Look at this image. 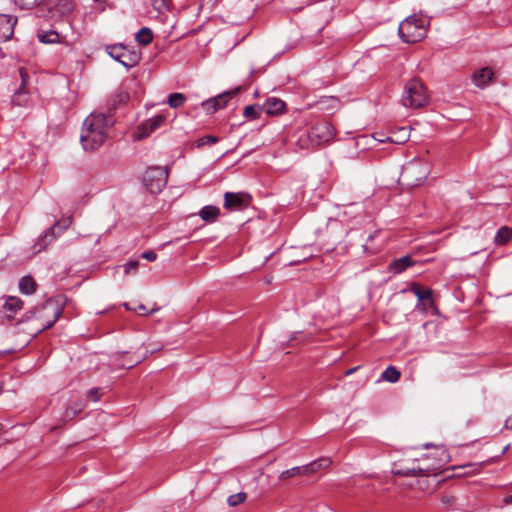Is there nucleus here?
Instances as JSON below:
<instances>
[{
    "label": "nucleus",
    "mask_w": 512,
    "mask_h": 512,
    "mask_svg": "<svg viewBox=\"0 0 512 512\" xmlns=\"http://www.w3.org/2000/svg\"><path fill=\"white\" fill-rule=\"evenodd\" d=\"M166 118L163 115H156L142 124L143 135L147 136L150 133L157 130L164 122Z\"/></svg>",
    "instance_id": "obj_17"
},
{
    "label": "nucleus",
    "mask_w": 512,
    "mask_h": 512,
    "mask_svg": "<svg viewBox=\"0 0 512 512\" xmlns=\"http://www.w3.org/2000/svg\"><path fill=\"white\" fill-rule=\"evenodd\" d=\"M123 267H124L125 274L136 273V271L139 267V261L130 260Z\"/></svg>",
    "instance_id": "obj_37"
},
{
    "label": "nucleus",
    "mask_w": 512,
    "mask_h": 512,
    "mask_svg": "<svg viewBox=\"0 0 512 512\" xmlns=\"http://www.w3.org/2000/svg\"><path fill=\"white\" fill-rule=\"evenodd\" d=\"M37 36L40 42L46 44L58 43L60 38L58 32L55 30L39 31Z\"/></svg>",
    "instance_id": "obj_27"
},
{
    "label": "nucleus",
    "mask_w": 512,
    "mask_h": 512,
    "mask_svg": "<svg viewBox=\"0 0 512 512\" xmlns=\"http://www.w3.org/2000/svg\"><path fill=\"white\" fill-rule=\"evenodd\" d=\"M44 0H14L15 4L21 9H32L42 5Z\"/></svg>",
    "instance_id": "obj_35"
},
{
    "label": "nucleus",
    "mask_w": 512,
    "mask_h": 512,
    "mask_svg": "<svg viewBox=\"0 0 512 512\" xmlns=\"http://www.w3.org/2000/svg\"><path fill=\"white\" fill-rule=\"evenodd\" d=\"M335 136V128L328 122L318 123L307 132V138L316 146L330 141Z\"/></svg>",
    "instance_id": "obj_11"
},
{
    "label": "nucleus",
    "mask_w": 512,
    "mask_h": 512,
    "mask_svg": "<svg viewBox=\"0 0 512 512\" xmlns=\"http://www.w3.org/2000/svg\"><path fill=\"white\" fill-rule=\"evenodd\" d=\"M455 498L453 496H449V495H443L441 497V502L446 505V506H449L451 505L453 502H454Z\"/></svg>",
    "instance_id": "obj_42"
},
{
    "label": "nucleus",
    "mask_w": 512,
    "mask_h": 512,
    "mask_svg": "<svg viewBox=\"0 0 512 512\" xmlns=\"http://www.w3.org/2000/svg\"><path fill=\"white\" fill-rule=\"evenodd\" d=\"M220 140L219 137L217 136H214V135H206V136H203L201 138H199L197 141H196V147L197 148H202L204 147L205 145H213V144H216L218 143Z\"/></svg>",
    "instance_id": "obj_34"
},
{
    "label": "nucleus",
    "mask_w": 512,
    "mask_h": 512,
    "mask_svg": "<svg viewBox=\"0 0 512 512\" xmlns=\"http://www.w3.org/2000/svg\"><path fill=\"white\" fill-rule=\"evenodd\" d=\"M410 290L414 293L419 301H431L432 299V290L431 289H423L420 285L413 283L410 287Z\"/></svg>",
    "instance_id": "obj_26"
},
{
    "label": "nucleus",
    "mask_w": 512,
    "mask_h": 512,
    "mask_svg": "<svg viewBox=\"0 0 512 512\" xmlns=\"http://www.w3.org/2000/svg\"><path fill=\"white\" fill-rule=\"evenodd\" d=\"M331 464L330 459L328 458H320L318 460H315L307 465H304V475L313 474L321 469H325L329 467Z\"/></svg>",
    "instance_id": "obj_21"
},
{
    "label": "nucleus",
    "mask_w": 512,
    "mask_h": 512,
    "mask_svg": "<svg viewBox=\"0 0 512 512\" xmlns=\"http://www.w3.org/2000/svg\"><path fill=\"white\" fill-rule=\"evenodd\" d=\"M262 107L268 115H279L284 112L286 104L279 98L269 97Z\"/></svg>",
    "instance_id": "obj_15"
},
{
    "label": "nucleus",
    "mask_w": 512,
    "mask_h": 512,
    "mask_svg": "<svg viewBox=\"0 0 512 512\" xmlns=\"http://www.w3.org/2000/svg\"><path fill=\"white\" fill-rule=\"evenodd\" d=\"M124 306H125V308H126L127 310H130V307L128 306V304H127V303H125V304H124Z\"/></svg>",
    "instance_id": "obj_46"
},
{
    "label": "nucleus",
    "mask_w": 512,
    "mask_h": 512,
    "mask_svg": "<svg viewBox=\"0 0 512 512\" xmlns=\"http://www.w3.org/2000/svg\"><path fill=\"white\" fill-rule=\"evenodd\" d=\"M505 427L507 429H512V415L505 421Z\"/></svg>",
    "instance_id": "obj_43"
},
{
    "label": "nucleus",
    "mask_w": 512,
    "mask_h": 512,
    "mask_svg": "<svg viewBox=\"0 0 512 512\" xmlns=\"http://www.w3.org/2000/svg\"><path fill=\"white\" fill-rule=\"evenodd\" d=\"M72 219L69 217L64 219L61 224L60 222L55 223L50 228H48L34 244V250L36 253L41 252L45 249L50 243H52L57 236L63 232L68 226L71 224Z\"/></svg>",
    "instance_id": "obj_9"
},
{
    "label": "nucleus",
    "mask_w": 512,
    "mask_h": 512,
    "mask_svg": "<svg viewBox=\"0 0 512 512\" xmlns=\"http://www.w3.org/2000/svg\"><path fill=\"white\" fill-rule=\"evenodd\" d=\"M493 72L488 68H482L473 74V82L477 87L484 88L492 79Z\"/></svg>",
    "instance_id": "obj_19"
},
{
    "label": "nucleus",
    "mask_w": 512,
    "mask_h": 512,
    "mask_svg": "<svg viewBox=\"0 0 512 512\" xmlns=\"http://www.w3.org/2000/svg\"><path fill=\"white\" fill-rule=\"evenodd\" d=\"M83 409V406L81 403H74L73 405L66 408L63 420L64 421H71L76 417L77 414H79Z\"/></svg>",
    "instance_id": "obj_31"
},
{
    "label": "nucleus",
    "mask_w": 512,
    "mask_h": 512,
    "mask_svg": "<svg viewBox=\"0 0 512 512\" xmlns=\"http://www.w3.org/2000/svg\"><path fill=\"white\" fill-rule=\"evenodd\" d=\"M247 498V494L244 493V492H239V493H236V494H233V495H230L228 497V504L232 507L234 506H237L241 503H243Z\"/></svg>",
    "instance_id": "obj_36"
},
{
    "label": "nucleus",
    "mask_w": 512,
    "mask_h": 512,
    "mask_svg": "<svg viewBox=\"0 0 512 512\" xmlns=\"http://www.w3.org/2000/svg\"><path fill=\"white\" fill-rule=\"evenodd\" d=\"M135 40L142 46H147L153 41V32L148 27H142L136 34Z\"/></svg>",
    "instance_id": "obj_23"
},
{
    "label": "nucleus",
    "mask_w": 512,
    "mask_h": 512,
    "mask_svg": "<svg viewBox=\"0 0 512 512\" xmlns=\"http://www.w3.org/2000/svg\"><path fill=\"white\" fill-rule=\"evenodd\" d=\"M16 19L8 15H0V40L8 41L14 33Z\"/></svg>",
    "instance_id": "obj_14"
},
{
    "label": "nucleus",
    "mask_w": 512,
    "mask_h": 512,
    "mask_svg": "<svg viewBox=\"0 0 512 512\" xmlns=\"http://www.w3.org/2000/svg\"><path fill=\"white\" fill-rule=\"evenodd\" d=\"M64 310V302L61 298H49L42 305L26 313V319L35 318L36 320H43L38 333L51 328L56 321L60 318Z\"/></svg>",
    "instance_id": "obj_2"
},
{
    "label": "nucleus",
    "mask_w": 512,
    "mask_h": 512,
    "mask_svg": "<svg viewBox=\"0 0 512 512\" xmlns=\"http://www.w3.org/2000/svg\"><path fill=\"white\" fill-rule=\"evenodd\" d=\"M263 107L259 104L248 105L244 108L243 115L248 119H258L261 116Z\"/></svg>",
    "instance_id": "obj_28"
},
{
    "label": "nucleus",
    "mask_w": 512,
    "mask_h": 512,
    "mask_svg": "<svg viewBox=\"0 0 512 512\" xmlns=\"http://www.w3.org/2000/svg\"><path fill=\"white\" fill-rule=\"evenodd\" d=\"M168 181V170L165 167H150L146 170L143 178L144 185L152 194H158L166 187Z\"/></svg>",
    "instance_id": "obj_7"
},
{
    "label": "nucleus",
    "mask_w": 512,
    "mask_h": 512,
    "mask_svg": "<svg viewBox=\"0 0 512 512\" xmlns=\"http://www.w3.org/2000/svg\"><path fill=\"white\" fill-rule=\"evenodd\" d=\"M251 196L244 192H226L224 194V208L228 210H242L250 205Z\"/></svg>",
    "instance_id": "obj_12"
},
{
    "label": "nucleus",
    "mask_w": 512,
    "mask_h": 512,
    "mask_svg": "<svg viewBox=\"0 0 512 512\" xmlns=\"http://www.w3.org/2000/svg\"><path fill=\"white\" fill-rule=\"evenodd\" d=\"M441 457L438 460V464L434 466H426V467H418L412 469H403L396 472L397 475L400 476H426L430 473H434L436 470L442 468V466L446 463V452L443 449L439 450Z\"/></svg>",
    "instance_id": "obj_13"
},
{
    "label": "nucleus",
    "mask_w": 512,
    "mask_h": 512,
    "mask_svg": "<svg viewBox=\"0 0 512 512\" xmlns=\"http://www.w3.org/2000/svg\"><path fill=\"white\" fill-rule=\"evenodd\" d=\"M128 99V94L119 90L117 92H115L112 96H111V99H110V102H109V111L111 112L112 110H115L117 108V105L118 104H122L124 103L126 100Z\"/></svg>",
    "instance_id": "obj_30"
},
{
    "label": "nucleus",
    "mask_w": 512,
    "mask_h": 512,
    "mask_svg": "<svg viewBox=\"0 0 512 512\" xmlns=\"http://www.w3.org/2000/svg\"><path fill=\"white\" fill-rule=\"evenodd\" d=\"M185 101H186V96L182 93L175 92V93H171L168 96V104L171 108H174V109L181 107Z\"/></svg>",
    "instance_id": "obj_32"
},
{
    "label": "nucleus",
    "mask_w": 512,
    "mask_h": 512,
    "mask_svg": "<svg viewBox=\"0 0 512 512\" xmlns=\"http://www.w3.org/2000/svg\"><path fill=\"white\" fill-rule=\"evenodd\" d=\"M220 214V209L216 206L208 205L204 206L199 211V216L201 219L208 223H213L217 220L218 216Z\"/></svg>",
    "instance_id": "obj_22"
},
{
    "label": "nucleus",
    "mask_w": 512,
    "mask_h": 512,
    "mask_svg": "<svg viewBox=\"0 0 512 512\" xmlns=\"http://www.w3.org/2000/svg\"><path fill=\"white\" fill-rule=\"evenodd\" d=\"M19 72H20V76L22 78V85L14 93V95L12 97V103L14 105L24 106V105H26V103L28 101L27 93L23 90V86L25 85V82H26V80H25L26 73L23 69H19Z\"/></svg>",
    "instance_id": "obj_20"
},
{
    "label": "nucleus",
    "mask_w": 512,
    "mask_h": 512,
    "mask_svg": "<svg viewBox=\"0 0 512 512\" xmlns=\"http://www.w3.org/2000/svg\"><path fill=\"white\" fill-rule=\"evenodd\" d=\"M106 52L112 59L122 64L127 69L136 66L140 61L139 53L126 51L123 44L108 45L106 46Z\"/></svg>",
    "instance_id": "obj_8"
},
{
    "label": "nucleus",
    "mask_w": 512,
    "mask_h": 512,
    "mask_svg": "<svg viewBox=\"0 0 512 512\" xmlns=\"http://www.w3.org/2000/svg\"><path fill=\"white\" fill-rule=\"evenodd\" d=\"M22 307V300L14 296L7 297L3 304V309L5 312H8L7 318L9 319H11L13 314H15L18 310L22 309Z\"/></svg>",
    "instance_id": "obj_18"
},
{
    "label": "nucleus",
    "mask_w": 512,
    "mask_h": 512,
    "mask_svg": "<svg viewBox=\"0 0 512 512\" xmlns=\"http://www.w3.org/2000/svg\"><path fill=\"white\" fill-rule=\"evenodd\" d=\"M357 368H352V369H349L347 372H346V375H350L352 374Z\"/></svg>",
    "instance_id": "obj_45"
},
{
    "label": "nucleus",
    "mask_w": 512,
    "mask_h": 512,
    "mask_svg": "<svg viewBox=\"0 0 512 512\" xmlns=\"http://www.w3.org/2000/svg\"><path fill=\"white\" fill-rule=\"evenodd\" d=\"M111 124V118L104 114H90L84 120L80 136L84 150L98 149L105 142L107 129Z\"/></svg>",
    "instance_id": "obj_1"
},
{
    "label": "nucleus",
    "mask_w": 512,
    "mask_h": 512,
    "mask_svg": "<svg viewBox=\"0 0 512 512\" xmlns=\"http://www.w3.org/2000/svg\"><path fill=\"white\" fill-rule=\"evenodd\" d=\"M300 475H304V468H303V466H297V467H293L291 469L283 471L279 475V480L285 481V480H287L289 478H292V477H295V476H300Z\"/></svg>",
    "instance_id": "obj_33"
},
{
    "label": "nucleus",
    "mask_w": 512,
    "mask_h": 512,
    "mask_svg": "<svg viewBox=\"0 0 512 512\" xmlns=\"http://www.w3.org/2000/svg\"><path fill=\"white\" fill-rule=\"evenodd\" d=\"M428 101L423 83L419 79L410 80L405 86L402 103L406 107L420 108Z\"/></svg>",
    "instance_id": "obj_6"
},
{
    "label": "nucleus",
    "mask_w": 512,
    "mask_h": 512,
    "mask_svg": "<svg viewBox=\"0 0 512 512\" xmlns=\"http://www.w3.org/2000/svg\"><path fill=\"white\" fill-rule=\"evenodd\" d=\"M398 33L403 42L417 43L426 37V27L423 20L408 17L400 23Z\"/></svg>",
    "instance_id": "obj_5"
},
{
    "label": "nucleus",
    "mask_w": 512,
    "mask_h": 512,
    "mask_svg": "<svg viewBox=\"0 0 512 512\" xmlns=\"http://www.w3.org/2000/svg\"><path fill=\"white\" fill-rule=\"evenodd\" d=\"M140 361H141L140 359L127 360V362L121 364V367L130 369V368L134 367L135 365H137L138 363H140Z\"/></svg>",
    "instance_id": "obj_41"
},
{
    "label": "nucleus",
    "mask_w": 512,
    "mask_h": 512,
    "mask_svg": "<svg viewBox=\"0 0 512 512\" xmlns=\"http://www.w3.org/2000/svg\"><path fill=\"white\" fill-rule=\"evenodd\" d=\"M413 260L409 255H405L401 258L395 259L389 264V271L394 274H400L405 271L407 268L413 265Z\"/></svg>",
    "instance_id": "obj_16"
},
{
    "label": "nucleus",
    "mask_w": 512,
    "mask_h": 512,
    "mask_svg": "<svg viewBox=\"0 0 512 512\" xmlns=\"http://www.w3.org/2000/svg\"><path fill=\"white\" fill-rule=\"evenodd\" d=\"M240 90L241 87H237L232 90L225 91L215 97L202 101L201 106L207 113H215L216 111L226 107L229 101L238 95Z\"/></svg>",
    "instance_id": "obj_10"
},
{
    "label": "nucleus",
    "mask_w": 512,
    "mask_h": 512,
    "mask_svg": "<svg viewBox=\"0 0 512 512\" xmlns=\"http://www.w3.org/2000/svg\"><path fill=\"white\" fill-rule=\"evenodd\" d=\"M36 286L37 284L31 276H24L19 280V289L24 294H33Z\"/></svg>",
    "instance_id": "obj_24"
},
{
    "label": "nucleus",
    "mask_w": 512,
    "mask_h": 512,
    "mask_svg": "<svg viewBox=\"0 0 512 512\" xmlns=\"http://www.w3.org/2000/svg\"><path fill=\"white\" fill-rule=\"evenodd\" d=\"M504 503L506 505L512 504V495H509V496L505 497L504 498Z\"/></svg>",
    "instance_id": "obj_44"
},
{
    "label": "nucleus",
    "mask_w": 512,
    "mask_h": 512,
    "mask_svg": "<svg viewBox=\"0 0 512 512\" xmlns=\"http://www.w3.org/2000/svg\"><path fill=\"white\" fill-rule=\"evenodd\" d=\"M429 173L430 167L428 163L421 160H413L403 167L400 179L408 187H416L423 183Z\"/></svg>",
    "instance_id": "obj_3"
},
{
    "label": "nucleus",
    "mask_w": 512,
    "mask_h": 512,
    "mask_svg": "<svg viewBox=\"0 0 512 512\" xmlns=\"http://www.w3.org/2000/svg\"><path fill=\"white\" fill-rule=\"evenodd\" d=\"M102 393H101V389L100 388H91L88 392H87V398L96 402L100 399Z\"/></svg>",
    "instance_id": "obj_38"
},
{
    "label": "nucleus",
    "mask_w": 512,
    "mask_h": 512,
    "mask_svg": "<svg viewBox=\"0 0 512 512\" xmlns=\"http://www.w3.org/2000/svg\"><path fill=\"white\" fill-rule=\"evenodd\" d=\"M512 238V229L502 226L496 233L494 241L497 245H505Z\"/></svg>",
    "instance_id": "obj_25"
},
{
    "label": "nucleus",
    "mask_w": 512,
    "mask_h": 512,
    "mask_svg": "<svg viewBox=\"0 0 512 512\" xmlns=\"http://www.w3.org/2000/svg\"><path fill=\"white\" fill-rule=\"evenodd\" d=\"M141 257L147 261H155L157 259V254L152 251V250H149V251H145L141 254Z\"/></svg>",
    "instance_id": "obj_39"
},
{
    "label": "nucleus",
    "mask_w": 512,
    "mask_h": 512,
    "mask_svg": "<svg viewBox=\"0 0 512 512\" xmlns=\"http://www.w3.org/2000/svg\"><path fill=\"white\" fill-rule=\"evenodd\" d=\"M158 310H159V308H158V307H155V308H153L151 311H149V312H148L147 308H146V307H145V305H143V304H139V305H138V307H137V311H138L140 314H142V315H144V314H146V313H148V314H152V313H154V312H156V311H158Z\"/></svg>",
    "instance_id": "obj_40"
},
{
    "label": "nucleus",
    "mask_w": 512,
    "mask_h": 512,
    "mask_svg": "<svg viewBox=\"0 0 512 512\" xmlns=\"http://www.w3.org/2000/svg\"><path fill=\"white\" fill-rule=\"evenodd\" d=\"M74 8L73 0H44L38 11L41 16L49 20L60 21L68 16Z\"/></svg>",
    "instance_id": "obj_4"
},
{
    "label": "nucleus",
    "mask_w": 512,
    "mask_h": 512,
    "mask_svg": "<svg viewBox=\"0 0 512 512\" xmlns=\"http://www.w3.org/2000/svg\"><path fill=\"white\" fill-rule=\"evenodd\" d=\"M400 376L401 373L394 366H389L383 371L381 377L387 382L395 383L400 379Z\"/></svg>",
    "instance_id": "obj_29"
}]
</instances>
